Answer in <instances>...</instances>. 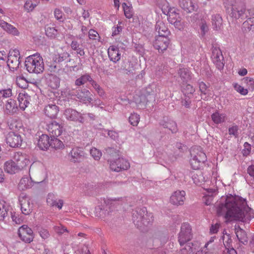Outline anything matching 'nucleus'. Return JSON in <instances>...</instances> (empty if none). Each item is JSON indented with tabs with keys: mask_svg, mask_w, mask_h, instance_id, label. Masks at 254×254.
Wrapping results in <instances>:
<instances>
[{
	"mask_svg": "<svg viewBox=\"0 0 254 254\" xmlns=\"http://www.w3.org/2000/svg\"><path fill=\"white\" fill-rule=\"evenodd\" d=\"M217 212L226 221L247 222L254 217V213L247 204L246 199L239 196L227 195L225 203H221Z\"/></svg>",
	"mask_w": 254,
	"mask_h": 254,
	"instance_id": "obj_1",
	"label": "nucleus"
},
{
	"mask_svg": "<svg viewBox=\"0 0 254 254\" xmlns=\"http://www.w3.org/2000/svg\"><path fill=\"white\" fill-rule=\"evenodd\" d=\"M50 96V98L49 99V101H48L47 104L45 105L43 112L45 116L53 119L57 117L59 112V108L56 105V104H62V101L66 102V100L63 92H61V96H60L59 98H58L54 93H52Z\"/></svg>",
	"mask_w": 254,
	"mask_h": 254,
	"instance_id": "obj_2",
	"label": "nucleus"
},
{
	"mask_svg": "<svg viewBox=\"0 0 254 254\" xmlns=\"http://www.w3.org/2000/svg\"><path fill=\"white\" fill-rule=\"evenodd\" d=\"M25 66L26 70L30 73H40L44 69L43 59L38 54L27 57L25 61Z\"/></svg>",
	"mask_w": 254,
	"mask_h": 254,
	"instance_id": "obj_3",
	"label": "nucleus"
},
{
	"mask_svg": "<svg viewBox=\"0 0 254 254\" xmlns=\"http://www.w3.org/2000/svg\"><path fill=\"white\" fill-rule=\"evenodd\" d=\"M120 198H107L104 199L95 208L94 214L96 217L100 219H105L114 210L115 202L119 201Z\"/></svg>",
	"mask_w": 254,
	"mask_h": 254,
	"instance_id": "obj_4",
	"label": "nucleus"
},
{
	"mask_svg": "<svg viewBox=\"0 0 254 254\" xmlns=\"http://www.w3.org/2000/svg\"><path fill=\"white\" fill-rule=\"evenodd\" d=\"M190 164L193 170L199 169L206 161V156L200 147L194 146L190 151Z\"/></svg>",
	"mask_w": 254,
	"mask_h": 254,
	"instance_id": "obj_5",
	"label": "nucleus"
},
{
	"mask_svg": "<svg viewBox=\"0 0 254 254\" xmlns=\"http://www.w3.org/2000/svg\"><path fill=\"white\" fill-rule=\"evenodd\" d=\"M133 223L138 227H141L142 225L147 226L154 220L152 213H148L145 207L138 209L132 214Z\"/></svg>",
	"mask_w": 254,
	"mask_h": 254,
	"instance_id": "obj_6",
	"label": "nucleus"
},
{
	"mask_svg": "<svg viewBox=\"0 0 254 254\" xmlns=\"http://www.w3.org/2000/svg\"><path fill=\"white\" fill-rule=\"evenodd\" d=\"M162 12L168 16V20L172 24L178 28L181 26V18L179 10L175 8L170 7L167 2L162 6Z\"/></svg>",
	"mask_w": 254,
	"mask_h": 254,
	"instance_id": "obj_7",
	"label": "nucleus"
},
{
	"mask_svg": "<svg viewBox=\"0 0 254 254\" xmlns=\"http://www.w3.org/2000/svg\"><path fill=\"white\" fill-rule=\"evenodd\" d=\"M192 238V234L190 225L188 223H183L178 235V241L180 245H184L187 242L190 241Z\"/></svg>",
	"mask_w": 254,
	"mask_h": 254,
	"instance_id": "obj_8",
	"label": "nucleus"
},
{
	"mask_svg": "<svg viewBox=\"0 0 254 254\" xmlns=\"http://www.w3.org/2000/svg\"><path fill=\"white\" fill-rule=\"evenodd\" d=\"M111 170L116 172L122 170H127L130 167L128 161L123 157H119L118 159H110L109 161Z\"/></svg>",
	"mask_w": 254,
	"mask_h": 254,
	"instance_id": "obj_9",
	"label": "nucleus"
},
{
	"mask_svg": "<svg viewBox=\"0 0 254 254\" xmlns=\"http://www.w3.org/2000/svg\"><path fill=\"white\" fill-rule=\"evenodd\" d=\"M20 53L17 49H11L7 56V64L11 70H16L20 64Z\"/></svg>",
	"mask_w": 254,
	"mask_h": 254,
	"instance_id": "obj_10",
	"label": "nucleus"
},
{
	"mask_svg": "<svg viewBox=\"0 0 254 254\" xmlns=\"http://www.w3.org/2000/svg\"><path fill=\"white\" fill-rule=\"evenodd\" d=\"M18 234L21 240L26 243H30L34 238L32 229L25 225L19 227Z\"/></svg>",
	"mask_w": 254,
	"mask_h": 254,
	"instance_id": "obj_11",
	"label": "nucleus"
},
{
	"mask_svg": "<svg viewBox=\"0 0 254 254\" xmlns=\"http://www.w3.org/2000/svg\"><path fill=\"white\" fill-rule=\"evenodd\" d=\"M18 200L22 213L25 215L29 214L32 211V206L26 193H21L19 195Z\"/></svg>",
	"mask_w": 254,
	"mask_h": 254,
	"instance_id": "obj_12",
	"label": "nucleus"
},
{
	"mask_svg": "<svg viewBox=\"0 0 254 254\" xmlns=\"http://www.w3.org/2000/svg\"><path fill=\"white\" fill-rule=\"evenodd\" d=\"M13 159L15 164L16 163V166L18 167L19 170L30 164L29 156L26 154L20 152L15 153Z\"/></svg>",
	"mask_w": 254,
	"mask_h": 254,
	"instance_id": "obj_13",
	"label": "nucleus"
},
{
	"mask_svg": "<svg viewBox=\"0 0 254 254\" xmlns=\"http://www.w3.org/2000/svg\"><path fill=\"white\" fill-rule=\"evenodd\" d=\"M6 140L7 144L11 147L20 146L23 141L21 136L14 131L9 132L7 134Z\"/></svg>",
	"mask_w": 254,
	"mask_h": 254,
	"instance_id": "obj_14",
	"label": "nucleus"
},
{
	"mask_svg": "<svg viewBox=\"0 0 254 254\" xmlns=\"http://www.w3.org/2000/svg\"><path fill=\"white\" fill-rule=\"evenodd\" d=\"M45 179L34 180L30 176H26L20 180L18 188L20 190H24L31 188L34 184H40L45 181Z\"/></svg>",
	"mask_w": 254,
	"mask_h": 254,
	"instance_id": "obj_15",
	"label": "nucleus"
},
{
	"mask_svg": "<svg viewBox=\"0 0 254 254\" xmlns=\"http://www.w3.org/2000/svg\"><path fill=\"white\" fill-rule=\"evenodd\" d=\"M169 44V39L167 36H156L153 42L154 47L159 52L166 50Z\"/></svg>",
	"mask_w": 254,
	"mask_h": 254,
	"instance_id": "obj_16",
	"label": "nucleus"
},
{
	"mask_svg": "<svg viewBox=\"0 0 254 254\" xmlns=\"http://www.w3.org/2000/svg\"><path fill=\"white\" fill-rule=\"evenodd\" d=\"M230 5L231 11L229 12L232 18L235 19H245V8L244 7L236 4L234 2H231Z\"/></svg>",
	"mask_w": 254,
	"mask_h": 254,
	"instance_id": "obj_17",
	"label": "nucleus"
},
{
	"mask_svg": "<svg viewBox=\"0 0 254 254\" xmlns=\"http://www.w3.org/2000/svg\"><path fill=\"white\" fill-rule=\"evenodd\" d=\"M64 116L69 121L80 123L84 122V117L82 116V114L72 109H66L64 112Z\"/></svg>",
	"mask_w": 254,
	"mask_h": 254,
	"instance_id": "obj_18",
	"label": "nucleus"
},
{
	"mask_svg": "<svg viewBox=\"0 0 254 254\" xmlns=\"http://www.w3.org/2000/svg\"><path fill=\"white\" fill-rule=\"evenodd\" d=\"M211 58L218 69L221 70L223 68L224 65V58L222 52L219 49L215 48L213 50Z\"/></svg>",
	"mask_w": 254,
	"mask_h": 254,
	"instance_id": "obj_19",
	"label": "nucleus"
},
{
	"mask_svg": "<svg viewBox=\"0 0 254 254\" xmlns=\"http://www.w3.org/2000/svg\"><path fill=\"white\" fill-rule=\"evenodd\" d=\"M186 192L184 190H177L174 192L170 198L171 203L175 205H182L185 200Z\"/></svg>",
	"mask_w": 254,
	"mask_h": 254,
	"instance_id": "obj_20",
	"label": "nucleus"
},
{
	"mask_svg": "<svg viewBox=\"0 0 254 254\" xmlns=\"http://www.w3.org/2000/svg\"><path fill=\"white\" fill-rule=\"evenodd\" d=\"M76 96L80 102L86 105L90 104L92 101V94L86 89L79 91Z\"/></svg>",
	"mask_w": 254,
	"mask_h": 254,
	"instance_id": "obj_21",
	"label": "nucleus"
},
{
	"mask_svg": "<svg viewBox=\"0 0 254 254\" xmlns=\"http://www.w3.org/2000/svg\"><path fill=\"white\" fill-rule=\"evenodd\" d=\"M47 130L53 136H59L63 132V126L56 121H53L47 126Z\"/></svg>",
	"mask_w": 254,
	"mask_h": 254,
	"instance_id": "obj_22",
	"label": "nucleus"
},
{
	"mask_svg": "<svg viewBox=\"0 0 254 254\" xmlns=\"http://www.w3.org/2000/svg\"><path fill=\"white\" fill-rule=\"evenodd\" d=\"M83 152L79 147H75L72 148L68 154V159L72 162H79L83 158Z\"/></svg>",
	"mask_w": 254,
	"mask_h": 254,
	"instance_id": "obj_23",
	"label": "nucleus"
},
{
	"mask_svg": "<svg viewBox=\"0 0 254 254\" xmlns=\"http://www.w3.org/2000/svg\"><path fill=\"white\" fill-rule=\"evenodd\" d=\"M47 203L48 205L51 207H57L59 209H61L64 204L62 199H58L57 196L53 193H49L47 197Z\"/></svg>",
	"mask_w": 254,
	"mask_h": 254,
	"instance_id": "obj_24",
	"label": "nucleus"
},
{
	"mask_svg": "<svg viewBox=\"0 0 254 254\" xmlns=\"http://www.w3.org/2000/svg\"><path fill=\"white\" fill-rule=\"evenodd\" d=\"M108 54L110 60L114 63L118 62L121 59V53L119 49L116 46H111L108 48Z\"/></svg>",
	"mask_w": 254,
	"mask_h": 254,
	"instance_id": "obj_25",
	"label": "nucleus"
},
{
	"mask_svg": "<svg viewBox=\"0 0 254 254\" xmlns=\"http://www.w3.org/2000/svg\"><path fill=\"white\" fill-rule=\"evenodd\" d=\"M0 27L7 33L13 36H19V32L17 29L10 24L0 20Z\"/></svg>",
	"mask_w": 254,
	"mask_h": 254,
	"instance_id": "obj_26",
	"label": "nucleus"
},
{
	"mask_svg": "<svg viewBox=\"0 0 254 254\" xmlns=\"http://www.w3.org/2000/svg\"><path fill=\"white\" fill-rule=\"evenodd\" d=\"M198 86L201 93L200 96L201 99L204 100H208L212 95L211 91L209 89L208 86L202 81L198 82Z\"/></svg>",
	"mask_w": 254,
	"mask_h": 254,
	"instance_id": "obj_27",
	"label": "nucleus"
},
{
	"mask_svg": "<svg viewBox=\"0 0 254 254\" xmlns=\"http://www.w3.org/2000/svg\"><path fill=\"white\" fill-rule=\"evenodd\" d=\"M180 6L188 12H191L197 9V5L191 0H179Z\"/></svg>",
	"mask_w": 254,
	"mask_h": 254,
	"instance_id": "obj_28",
	"label": "nucleus"
},
{
	"mask_svg": "<svg viewBox=\"0 0 254 254\" xmlns=\"http://www.w3.org/2000/svg\"><path fill=\"white\" fill-rule=\"evenodd\" d=\"M203 188L207 192L203 197V201L206 205H210L212 203L214 196L217 194V189Z\"/></svg>",
	"mask_w": 254,
	"mask_h": 254,
	"instance_id": "obj_29",
	"label": "nucleus"
},
{
	"mask_svg": "<svg viewBox=\"0 0 254 254\" xmlns=\"http://www.w3.org/2000/svg\"><path fill=\"white\" fill-rule=\"evenodd\" d=\"M18 107L15 100L8 99L4 108V112L7 114H13L17 111Z\"/></svg>",
	"mask_w": 254,
	"mask_h": 254,
	"instance_id": "obj_30",
	"label": "nucleus"
},
{
	"mask_svg": "<svg viewBox=\"0 0 254 254\" xmlns=\"http://www.w3.org/2000/svg\"><path fill=\"white\" fill-rule=\"evenodd\" d=\"M18 100L19 108L21 110H24L29 104L30 97L25 92H21L18 95Z\"/></svg>",
	"mask_w": 254,
	"mask_h": 254,
	"instance_id": "obj_31",
	"label": "nucleus"
},
{
	"mask_svg": "<svg viewBox=\"0 0 254 254\" xmlns=\"http://www.w3.org/2000/svg\"><path fill=\"white\" fill-rule=\"evenodd\" d=\"M155 30L158 33L157 36H167L169 35L170 31L164 22L162 21H158L155 26Z\"/></svg>",
	"mask_w": 254,
	"mask_h": 254,
	"instance_id": "obj_32",
	"label": "nucleus"
},
{
	"mask_svg": "<svg viewBox=\"0 0 254 254\" xmlns=\"http://www.w3.org/2000/svg\"><path fill=\"white\" fill-rule=\"evenodd\" d=\"M4 169L6 173L11 175L18 173L20 170L18 167L16 166L15 162L12 160H9L5 163Z\"/></svg>",
	"mask_w": 254,
	"mask_h": 254,
	"instance_id": "obj_33",
	"label": "nucleus"
},
{
	"mask_svg": "<svg viewBox=\"0 0 254 254\" xmlns=\"http://www.w3.org/2000/svg\"><path fill=\"white\" fill-rule=\"evenodd\" d=\"M37 145L41 150H45L47 149L50 145L49 136L45 134L40 136L38 140Z\"/></svg>",
	"mask_w": 254,
	"mask_h": 254,
	"instance_id": "obj_34",
	"label": "nucleus"
},
{
	"mask_svg": "<svg viewBox=\"0 0 254 254\" xmlns=\"http://www.w3.org/2000/svg\"><path fill=\"white\" fill-rule=\"evenodd\" d=\"M227 118L225 113L216 111L211 115V119L215 124H220L224 123Z\"/></svg>",
	"mask_w": 254,
	"mask_h": 254,
	"instance_id": "obj_35",
	"label": "nucleus"
},
{
	"mask_svg": "<svg viewBox=\"0 0 254 254\" xmlns=\"http://www.w3.org/2000/svg\"><path fill=\"white\" fill-rule=\"evenodd\" d=\"M191 179L193 183L197 186L208 185L210 183L208 176H192Z\"/></svg>",
	"mask_w": 254,
	"mask_h": 254,
	"instance_id": "obj_36",
	"label": "nucleus"
},
{
	"mask_svg": "<svg viewBox=\"0 0 254 254\" xmlns=\"http://www.w3.org/2000/svg\"><path fill=\"white\" fill-rule=\"evenodd\" d=\"M212 24L213 28L214 30H218L221 29L222 25V18L221 16L218 14H214L212 16Z\"/></svg>",
	"mask_w": 254,
	"mask_h": 254,
	"instance_id": "obj_37",
	"label": "nucleus"
},
{
	"mask_svg": "<svg viewBox=\"0 0 254 254\" xmlns=\"http://www.w3.org/2000/svg\"><path fill=\"white\" fill-rule=\"evenodd\" d=\"M178 74L182 82H187L190 79V73L188 68H180Z\"/></svg>",
	"mask_w": 254,
	"mask_h": 254,
	"instance_id": "obj_38",
	"label": "nucleus"
},
{
	"mask_svg": "<svg viewBox=\"0 0 254 254\" xmlns=\"http://www.w3.org/2000/svg\"><path fill=\"white\" fill-rule=\"evenodd\" d=\"M196 246L192 243H188L181 250V254H193L196 251Z\"/></svg>",
	"mask_w": 254,
	"mask_h": 254,
	"instance_id": "obj_39",
	"label": "nucleus"
},
{
	"mask_svg": "<svg viewBox=\"0 0 254 254\" xmlns=\"http://www.w3.org/2000/svg\"><path fill=\"white\" fill-rule=\"evenodd\" d=\"M52 148H55L56 150L63 149L64 147V145L63 142L57 138H51L50 140V145Z\"/></svg>",
	"mask_w": 254,
	"mask_h": 254,
	"instance_id": "obj_40",
	"label": "nucleus"
},
{
	"mask_svg": "<svg viewBox=\"0 0 254 254\" xmlns=\"http://www.w3.org/2000/svg\"><path fill=\"white\" fill-rule=\"evenodd\" d=\"M92 80V78L89 74H86L77 78L75 80V85L77 86H80L81 85L84 84L87 81H89L91 83Z\"/></svg>",
	"mask_w": 254,
	"mask_h": 254,
	"instance_id": "obj_41",
	"label": "nucleus"
},
{
	"mask_svg": "<svg viewBox=\"0 0 254 254\" xmlns=\"http://www.w3.org/2000/svg\"><path fill=\"white\" fill-rule=\"evenodd\" d=\"M243 84L246 86V89H248V91H254V79L250 77H246L242 79Z\"/></svg>",
	"mask_w": 254,
	"mask_h": 254,
	"instance_id": "obj_42",
	"label": "nucleus"
},
{
	"mask_svg": "<svg viewBox=\"0 0 254 254\" xmlns=\"http://www.w3.org/2000/svg\"><path fill=\"white\" fill-rule=\"evenodd\" d=\"M7 208L4 201L0 200V221L3 220L7 215Z\"/></svg>",
	"mask_w": 254,
	"mask_h": 254,
	"instance_id": "obj_43",
	"label": "nucleus"
},
{
	"mask_svg": "<svg viewBox=\"0 0 254 254\" xmlns=\"http://www.w3.org/2000/svg\"><path fill=\"white\" fill-rule=\"evenodd\" d=\"M90 84L100 97H103L105 95V92L103 88L97 82L92 80Z\"/></svg>",
	"mask_w": 254,
	"mask_h": 254,
	"instance_id": "obj_44",
	"label": "nucleus"
},
{
	"mask_svg": "<svg viewBox=\"0 0 254 254\" xmlns=\"http://www.w3.org/2000/svg\"><path fill=\"white\" fill-rule=\"evenodd\" d=\"M122 6L125 16L128 19L131 18L133 15L132 6L128 5L125 2L123 3Z\"/></svg>",
	"mask_w": 254,
	"mask_h": 254,
	"instance_id": "obj_45",
	"label": "nucleus"
},
{
	"mask_svg": "<svg viewBox=\"0 0 254 254\" xmlns=\"http://www.w3.org/2000/svg\"><path fill=\"white\" fill-rule=\"evenodd\" d=\"M38 2L32 0H27L24 5L25 10L28 12L32 11L34 8L37 5Z\"/></svg>",
	"mask_w": 254,
	"mask_h": 254,
	"instance_id": "obj_46",
	"label": "nucleus"
},
{
	"mask_svg": "<svg viewBox=\"0 0 254 254\" xmlns=\"http://www.w3.org/2000/svg\"><path fill=\"white\" fill-rule=\"evenodd\" d=\"M164 128H167L170 130L173 133L177 131V127L176 123L173 121L169 120L165 124H162Z\"/></svg>",
	"mask_w": 254,
	"mask_h": 254,
	"instance_id": "obj_47",
	"label": "nucleus"
},
{
	"mask_svg": "<svg viewBox=\"0 0 254 254\" xmlns=\"http://www.w3.org/2000/svg\"><path fill=\"white\" fill-rule=\"evenodd\" d=\"M236 235L240 242L244 243L247 241V234L245 231L242 229L237 230L236 232Z\"/></svg>",
	"mask_w": 254,
	"mask_h": 254,
	"instance_id": "obj_48",
	"label": "nucleus"
},
{
	"mask_svg": "<svg viewBox=\"0 0 254 254\" xmlns=\"http://www.w3.org/2000/svg\"><path fill=\"white\" fill-rule=\"evenodd\" d=\"M233 86L237 92L242 95H246L248 93V89L244 88L238 83H234L233 84Z\"/></svg>",
	"mask_w": 254,
	"mask_h": 254,
	"instance_id": "obj_49",
	"label": "nucleus"
},
{
	"mask_svg": "<svg viewBox=\"0 0 254 254\" xmlns=\"http://www.w3.org/2000/svg\"><path fill=\"white\" fill-rule=\"evenodd\" d=\"M9 128L13 130L19 129L21 127V124L20 122L15 119H12L8 123Z\"/></svg>",
	"mask_w": 254,
	"mask_h": 254,
	"instance_id": "obj_50",
	"label": "nucleus"
},
{
	"mask_svg": "<svg viewBox=\"0 0 254 254\" xmlns=\"http://www.w3.org/2000/svg\"><path fill=\"white\" fill-rule=\"evenodd\" d=\"M130 124L133 126H136L140 120L139 115L136 113L131 114L128 118Z\"/></svg>",
	"mask_w": 254,
	"mask_h": 254,
	"instance_id": "obj_51",
	"label": "nucleus"
},
{
	"mask_svg": "<svg viewBox=\"0 0 254 254\" xmlns=\"http://www.w3.org/2000/svg\"><path fill=\"white\" fill-rule=\"evenodd\" d=\"M108 135L110 137L116 141L118 143H122L124 142V140L119 137V133L115 131L108 130Z\"/></svg>",
	"mask_w": 254,
	"mask_h": 254,
	"instance_id": "obj_52",
	"label": "nucleus"
},
{
	"mask_svg": "<svg viewBox=\"0 0 254 254\" xmlns=\"http://www.w3.org/2000/svg\"><path fill=\"white\" fill-rule=\"evenodd\" d=\"M12 95V90L10 88L0 90V100L10 97Z\"/></svg>",
	"mask_w": 254,
	"mask_h": 254,
	"instance_id": "obj_53",
	"label": "nucleus"
},
{
	"mask_svg": "<svg viewBox=\"0 0 254 254\" xmlns=\"http://www.w3.org/2000/svg\"><path fill=\"white\" fill-rule=\"evenodd\" d=\"M90 154L95 160H99L102 155L101 151L96 148L90 149Z\"/></svg>",
	"mask_w": 254,
	"mask_h": 254,
	"instance_id": "obj_54",
	"label": "nucleus"
},
{
	"mask_svg": "<svg viewBox=\"0 0 254 254\" xmlns=\"http://www.w3.org/2000/svg\"><path fill=\"white\" fill-rule=\"evenodd\" d=\"M245 18L251 19L252 25H254V9L251 8L245 12Z\"/></svg>",
	"mask_w": 254,
	"mask_h": 254,
	"instance_id": "obj_55",
	"label": "nucleus"
},
{
	"mask_svg": "<svg viewBox=\"0 0 254 254\" xmlns=\"http://www.w3.org/2000/svg\"><path fill=\"white\" fill-rule=\"evenodd\" d=\"M55 17L60 22H63L64 20V13L62 10L59 8H56L54 10Z\"/></svg>",
	"mask_w": 254,
	"mask_h": 254,
	"instance_id": "obj_56",
	"label": "nucleus"
},
{
	"mask_svg": "<svg viewBox=\"0 0 254 254\" xmlns=\"http://www.w3.org/2000/svg\"><path fill=\"white\" fill-rule=\"evenodd\" d=\"M46 34L50 37H54L57 34V30L52 27L47 26L45 29Z\"/></svg>",
	"mask_w": 254,
	"mask_h": 254,
	"instance_id": "obj_57",
	"label": "nucleus"
},
{
	"mask_svg": "<svg viewBox=\"0 0 254 254\" xmlns=\"http://www.w3.org/2000/svg\"><path fill=\"white\" fill-rule=\"evenodd\" d=\"M251 24L252 20L251 19H247V20L243 23L242 30L245 32L250 30L251 29V27L253 25Z\"/></svg>",
	"mask_w": 254,
	"mask_h": 254,
	"instance_id": "obj_58",
	"label": "nucleus"
},
{
	"mask_svg": "<svg viewBox=\"0 0 254 254\" xmlns=\"http://www.w3.org/2000/svg\"><path fill=\"white\" fill-rule=\"evenodd\" d=\"M11 218L12 221L16 224H20L22 222V219L19 217L15 212H11Z\"/></svg>",
	"mask_w": 254,
	"mask_h": 254,
	"instance_id": "obj_59",
	"label": "nucleus"
},
{
	"mask_svg": "<svg viewBox=\"0 0 254 254\" xmlns=\"http://www.w3.org/2000/svg\"><path fill=\"white\" fill-rule=\"evenodd\" d=\"M251 151V145L248 142H245L244 144V149L242 150L243 154L244 156L249 155Z\"/></svg>",
	"mask_w": 254,
	"mask_h": 254,
	"instance_id": "obj_60",
	"label": "nucleus"
},
{
	"mask_svg": "<svg viewBox=\"0 0 254 254\" xmlns=\"http://www.w3.org/2000/svg\"><path fill=\"white\" fill-rule=\"evenodd\" d=\"M39 234L41 237L43 239H46L50 236L49 231L44 228H41L39 230Z\"/></svg>",
	"mask_w": 254,
	"mask_h": 254,
	"instance_id": "obj_61",
	"label": "nucleus"
},
{
	"mask_svg": "<svg viewBox=\"0 0 254 254\" xmlns=\"http://www.w3.org/2000/svg\"><path fill=\"white\" fill-rule=\"evenodd\" d=\"M168 238L164 235L158 236L157 237H155L154 239V242L157 243L158 241L160 242V245H164L167 241Z\"/></svg>",
	"mask_w": 254,
	"mask_h": 254,
	"instance_id": "obj_62",
	"label": "nucleus"
},
{
	"mask_svg": "<svg viewBox=\"0 0 254 254\" xmlns=\"http://www.w3.org/2000/svg\"><path fill=\"white\" fill-rule=\"evenodd\" d=\"M229 133L230 135H233L235 136L238 135V127L236 125H233L229 128Z\"/></svg>",
	"mask_w": 254,
	"mask_h": 254,
	"instance_id": "obj_63",
	"label": "nucleus"
},
{
	"mask_svg": "<svg viewBox=\"0 0 254 254\" xmlns=\"http://www.w3.org/2000/svg\"><path fill=\"white\" fill-rule=\"evenodd\" d=\"M77 254H90V251L87 246L83 245L78 249Z\"/></svg>",
	"mask_w": 254,
	"mask_h": 254,
	"instance_id": "obj_64",
	"label": "nucleus"
}]
</instances>
